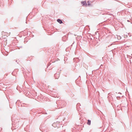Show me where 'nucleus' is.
I'll use <instances>...</instances> for the list:
<instances>
[{"mask_svg": "<svg viewBox=\"0 0 132 132\" xmlns=\"http://www.w3.org/2000/svg\"><path fill=\"white\" fill-rule=\"evenodd\" d=\"M59 75L57 74L56 73L54 75V77L56 79H58L59 77Z\"/></svg>", "mask_w": 132, "mask_h": 132, "instance_id": "nucleus-5", "label": "nucleus"}, {"mask_svg": "<svg viewBox=\"0 0 132 132\" xmlns=\"http://www.w3.org/2000/svg\"><path fill=\"white\" fill-rule=\"evenodd\" d=\"M60 122L58 121H57V126L56 127H57V128H62L63 127V126L62 124L60 123Z\"/></svg>", "mask_w": 132, "mask_h": 132, "instance_id": "nucleus-3", "label": "nucleus"}, {"mask_svg": "<svg viewBox=\"0 0 132 132\" xmlns=\"http://www.w3.org/2000/svg\"><path fill=\"white\" fill-rule=\"evenodd\" d=\"M88 4H87V6H92V5L89 3V1L87 2Z\"/></svg>", "mask_w": 132, "mask_h": 132, "instance_id": "nucleus-10", "label": "nucleus"}, {"mask_svg": "<svg viewBox=\"0 0 132 132\" xmlns=\"http://www.w3.org/2000/svg\"><path fill=\"white\" fill-rule=\"evenodd\" d=\"M99 94V93H98V95Z\"/></svg>", "mask_w": 132, "mask_h": 132, "instance_id": "nucleus-19", "label": "nucleus"}, {"mask_svg": "<svg viewBox=\"0 0 132 132\" xmlns=\"http://www.w3.org/2000/svg\"><path fill=\"white\" fill-rule=\"evenodd\" d=\"M57 124V122H54L53 123L52 125V126L54 127H56Z\"/></svg>", "mask_w": 132, "mask_h": 132, "instance_id": "nucleus-6", "label": "nucleus"}, {"mask_svg": "<svg viewBox=\"0 0 132 132\" xmlns=\"http://www.w3.org/2000/svg\"><path fill=\"white\" fill-rule=\"evenodd\" d=\"M81 3L82 5V6H87V4L86 3V1H82L81 2Z\"/></svg>", "mask_w": 132, "mask_h": 132, "instance_id": "nucleus-4", "label": "nucleus"}, {"mask_svg": "<svg viewBox=\"0 0 132 132\" xmlns=\"http://www.w3.org/2000/svg\"><path fill=\"white\" fill-rule=\"evenodd\" d=\"M80 105V104L79 103H78L77 104V108Z\"/></svg>", "mask_w": 132, "mask_h": 132, "instance_id": "nucleus-12", "label": "nucleus"}, {"mask_svg": "<svg viewBox=\"0 0 132 132\" xmlns=\"http://www.w3.org/2000/svg\"><path fill=\"white\" fill-rule=\"evenodd\" d=\"M56 103L57 104L58 109L63 107L66 105L64 101L61 100L56 101Z\"/></svg>", "mask_w": 132, "mask_h": 132, "instance_id": "nucleus-1", "label": "nucleus"}, {"mask_svg": "<svg viewBox=\"0 0 132 132\" xmlns=\"http://www.w3.org/2000/svg\"><path fill=\"white\" fill-rule=\"evenodd\" d=\"M117 39L118 40H120L121 38V37L120 36H117Z\"/></svg>", "mask_w": 132, "mask_h": 132, "instance_id": "nucleus-11", "label": "nucleus"}, {"mask_svg": "<svg viewBox=\"0 0 132 132\" xmlns=\"http://www.w3.org/2000/svg\"><path fill=\"white\" fill-rule=\"evenodd\" d=\"M127 21H128V22H129L130 21H129V20H127Z\"/></svg>", "mask_w": 132, "mask_h": 132, "instance_id": "nucleus-17", "label": "nucleus"}, {"mask_svg": "<svg viewBox=\"0 0 132 132\" xmlns=\"http://www.w3.org/2000/svg\"><path fill=\"white\" fill-rule=\"evenodd\" d=\"M91 121L90 120H87V124L88 125H90L91 124Z\"/></svg>", "mask_w": 132, "mask_h": 132, "instance_id": "nucleus-8", "label": "nucleus"}, {"mask_svg": "<svg viewBox=\"0 0 132 132\" xmlns=\"http://www.w3.org/2000/svg\"><path fill=\"white\" fill-rule=\"evenodd\" d=\"M40 129L41 130V127H40Z\"/></svg>", "mask_w": 132, "mask_h": 132, "instance_id": "nucleus-18", "label": "nucleus"}, {"mask_svg": "<svg viewBox=\"0 0 132 132\" xmlns=\"http://www.w3.org/2000/svg\"><path fill=\"white\" fill-rule=\"evenodd\" d=\"M131 55H132V54H131Z\"/></svg>", "mask_w": 132, "mask_h": 132, "instance_id": "nucleus-20", "label": "nucleus"}, {"mask_svg": "<svg viewBox=\"0 0 132 132\" xmlns=\"http://www.w3.org/2000/svg\"><path fill=\"white\" fill-rule=\"evenodd\" d=\"M103 66L102 65V64H101V65H100V68H101V66Z\"/></svg>", "mask_w": 132, "mask_h": 132, "instance_id": "nucleus-14", "label": "nucleus"}, {"mask_svg": "<svg viewBox=\"0 0 132 132\" xmlns=\"http://www.w3.org/2000/svg\"><path fill=\"white\" fill-rule=\"evenodd\" d=\"M74 61L75 60H77V61H76V62H79V59L78 58H75L74 59Z\"/></svg>", "mask_w": 132, "mask_h": 132, "instance_id": "nucleus-9", "label": "nucleus"}, {"mask_svg": "<svg viewBox=\"0 0 132 132\" xmlns=\"http://www.w3.org/2000/svg\"><path fill=\"white\" fill-rule=\"evenodd\" d=\"M98 39H99V35L98 36V39H97L96 38V39H95V44L94 46L96 47L98 46L99 45V44H98Z\"/></svg>", "mask_w": 132, "mask_h": 132, "instance_id": "nucleus-2", "label": "nucleus"}, {"mask_svg": "<svg viewBox=\"0 0 132 132\" xmlns=\"http://www.w3.org/2000/svg\"><path fill=\"white\" fill-rule=\"evenodd\" d=\"M57 21L60 24H61L63 23L62 20L60 19H58L57 20Z\"/></svg>", "mask_w": 132, "mask_h": 132, "instance_id": "nucleus-7", "label": "nucleus"}, {"mask_svg": "<svg viewBox=\"0 0 132 132\" xmlns=\"http://www.w3.org/2000/svg\"><path fill=\"white\" fill-rule=\"evenodd\" d=\"M20 48H22V46H21L20 47Z\"/></svg>", "mask_w": 132, "mask_h": 132, "instance_id": "nucleus-16", "label": "nucleus"}, {"mask_svg": "<svg viewBox=\"0 0 132 132\" xmlns=\"http://www.w3.org/2000/svg\"><path fill=\"white\" fill-rule=\"evenodd\" d=\"M49 63H49L48 64V66H49L50 65V64H49Z\"/></svg>", "mask_w": 132, "mask_h": 132, "instance_id": "nucleus-15", "label": "nucleus"}, {"mask_svg": "<svg viewBox=\"0 0 132 132\" xmlns=\"http://www.w3.org/2000/svg\"><path fill=\"white\" fill-rule=\"evenodd\" d=\"M110 95H111V94L110 93L108 94V98L109 97V96H110Z\"/></svg>", "mask_w": 132, "mask_h": 132, "instance_id": "nucleus-13", "label": "nucleus"}]
</instances>
